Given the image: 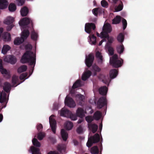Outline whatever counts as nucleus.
I'll return each mask as SVG.
<instances>
[{
    "label": "nucleus",
    "mask_w": 154,
    "mask_h": 154,
    "mask_svg": "<svg viewBox=\"0 0 154 154\" xmlns=\"http://www.w3.org/2000/svg\"><path fill=\"white\" fill-rule=\"evenodd\" d=\"M36 55L34 52L31 51H26L23 55L20 60L23 63H28L31 66L32 73L33 72L36 63Z\"/></svg>",
    "instance_id": "obj_1"
},
{
    "label": "nucleus",
    "mask_w": 154,
    "mask_h": 154,
    "mask_svg": "<svg viewBox=\"0 0 154 154\" xmlns=\"http://www.w3.org/2000/svg\"><path fill=\"white\" fill-rule=\"evenodd\" d=\"M20 26L23 28H26L28 27L29 28L28 25L30 24V27L33 29V22L31 19L27 17H25L22 19L19 23Z\"/></svg>",
    "instance_id": "obj_2"
},
{
    "label": "nucleus",
    "mask_w": 154,
    "mask_h": 154,
    "mask_svg": "<svg viewBox=\"0 0 154 154\" xmlns=\"http://www.w3.org/2000/svg\"><path fill=\"white\" fill-rule=\"evenodd\" d=\"M100 140V137L98 133L95 134L93 136L90 137L86 143L87 146L88 147H91L93 143L98 142Z\"/></svg>",
    "instance_id": "obj_3"
},
{
    "label": "nucleus",
    "mask_w": 154,
    "mask_h": 154,
    "mask_svg": "<svg viewBox=\"0 0 154 154\" xmlns=\"http://www.w3.org/2000/svg\"><path fill=\"white\" fill-rule=\"evenodd\" d=\"M118 57L117 55L114 54L110 58V64L114 67L117 68L120 67L122 64V61L118 59Z\"/></svg>",
    "instance_id": "obj_4"
},
{
    "label": "nucleus",
    "mask_w": 154,
    "mask_h": 154,
    "mask_svg": "<svg viewBox=\"0 0 154 154\" xmlns=\"http://www.w3.org/2000/svg\"><path fill=\"white\" fill-rule=\"evenodd\" d=\"M112 30V27L110 24L107 23L104 25L103 28V31L101 33V37H108V33H110Z\"/></svg>",
    "instance_id": "obj_5"
},
{
    "label": "nucleus",
    "mask_w": 154,
    "mask_h": 154,
    "mask_svg": "<svg viewBox=\"0 0 154 154\" xmlns=\"http://www.w3.org/2000/svg\"><path fill=\"white\" fill-rule=\"evenodd\" d=\"M96 28L95 24L94 23H87L85 24V31L88 34H91L92 30L95 31Z\"/></svg>",
    "instance_id": "obj_6"
},
{
    "label": "nucleus",
    "mask_w": 154,
    "mask_h": 154,
    "mask_svg": "<svg viewBox=\"0 0 154 154\" xmlns=\"http://www.w3.org/2000/svg\"><path fill=\"white\" fill-rule=\"evenodd\" d=\"M107 104L106 97H102L99 99L97 103V107L98 109H100L105 106H106Z\"/></svg>",
    "instance_id": "obj_7"
},
{
    "label": "nucleus",
    "mask_w": 154,
    "mask_h": 154,
    "mask_svg": "<svg viewBox=\"0 0 154 154\" xmlns=\"http://www.w3.org/2000/svg\"><path fill=\"white\" fill-rule=\"evenodd\" d=\"M54 116V115H52L49 117V122L52 131L55 134L56 133V120L52 118Z\"/></svg>",
    "instance_id": "obj_8"
},
{
    "label": "nucleus",
    "mask_w": 154,
    "mask_h": 154,
    "mask_svg": "<svg viewBox=\"0 0 154 154\" xmlns=\"http://www.w3.org/2000/svg\"><path fill=\"white\" fill-rule=\"evenodd\" d=\"M65 105L70 108H74L76 106V104L72 98L66 97L65 100Z\"/></svg>",
    "instance_id": "obj_9"
},
{
    "label": "nucleus",
    "mask_w": 154,
    "mask_h": 154,
    "mask_svg": "<svg viewBox=\"0 0 154 154\" xmlns=\"http://www.w3.org/2000/svg\"><path fill=\"white\" fill-rule=\"evenodd\" d=\"M94 59V57L91 54H90L88 56H86L85 60V63L87 66L90 67L92 64Z\"/></svg>",
    "instance_id": "obj_10"
},
{
    "label": "nucleus",
    "mask_w": 154,
    "mask_h": 154,
    "mask_svg": "<svg viewBox=\"0 0 154 154\" xmlns=\"http://www.w3.org/2000/svg\"><path fill=\"white\" fill-rule=\"evenodd\" d=\"M5 60L12 64H14L17 61V59L15 56L12 55L7 56L5 59Z\"/></svg>",
    "instance_id": "obj_11"
},
{
    "label": "nucleus",
    "mask_w": 154,
    "mask_h": 154,
    "mask_svg": "<svg viewBox=\"0 0 154 154\" xmlns=\"http://www.w3.org/2000/svg\"><path fill=\"white\" fill-rule=\"evenodd\" d=\"M71 112L69 110L63 108L60 112V115L61 116H64L67 118L69 117L71 115Z\"/></svg>",
    "instance_id": "obj_12"
},
{
    "label": "nucleus",
    "mask_w": 154,
    "mask_h": 154,
    "mask_svg": "<svg viewBox=\"0 0 154 154\" xmlns=\"http://www.w3.org/2000/svg\"><path fill=\"white\" fill-rule=\"evenodd\" d=\"M7 94L5 92H1L0 91V103H2L4 102L7 103L8 100L6 99Z\"/></svg>",
    "instance_id": "obj_13"
},
{
    "label": "nucleus",
    "mask_w": 154,
    "mask_h": 154,
    "mask_svg": "<svg viewBox=\"0 0 154 154\" xmlns=\"http://www.w3.org/2000/svg\"><path fill=\"white\" fill-rule=\"evenodd\" d=\"M76 115L80 118H83L85 116L84 109L82 108H78L76 111Z\"/></svg>",
    "instance_id": "obj_14"
},
{
    "label": "nucleus",
    "mask_w": 154,
    "mask_h": 154,
    "mask_svg": "<svg viewBox=\"0 0 154 154\" xmlns=\"http://www.w3.org/2000/svg\"><path fill=\"white\" fill-rule=\"evenodd\" d=\"M11 85L8 82H5L4 83L3 87L4 90L7 93H9L11 90Z\"/></svg>",
    "instance_id": "obj_15"
},
{
    "label": "nucleus",
    "mask_w": 154,
    "mask_h": 154,
    "mask_svg": "<svg viewBox=\"0 0 154 154\" xmlns=\"http://www.w3.org/2000/svg\"><path fill=\"white\" fill-rule=\"evenodd\" d=\"M108 91V88L107 87L105 86L100 88L99 89V93L102 95H106Z\"/></svg>",
    "instance_id": "obj_16"
},
{
    "label": "nucleus",
    "mask_w": 154,
    "mask_h": 154,
    "mask_svg": "<svg viewBox=\"0 0 154 154\" xmlns=\"http://www.w3.org/2000/svg\"><path fill=\"white\" fill-rule=\"evenodd\" d=\"M2 37L5 41H10L11 40V35L8 32H4L2 34Z\"/></svg>",
    "instance_id": "obj_17"
},
{
    "label": "nucleus",
    "mask_w": 154,
    "mask_h": 154,
    "mask_svg": "<svg viewBox=\"0 0 154 154\" xmlns=\"http://www.w3.org/2000/svg\"><path fill=\"white\" fill-rule=\"evenodd\" d=\"M118 71L116 69H112L110 71V77L111 78L113 79L116 77L118 74Z\"/></svg>",
    "instance_id": "obj_18"
},
{
    "label": "nucleus",
    "mask_w": 154,
    "mask_h": 154,
    "mask_svg": "<svg viewBox=\"0 0 154 154\" xmlns=\"http://www.w3.org/2000/svg\"><path fill=\"white\" fill-rule=\"evenodd\" d=\"M91 72L90 70H88L84 73L82 75V79L83 81L87 80L91 75Z\"/></svg>",
    "instance_id": "obj_19"
},
{
    "label": "nucleus",
    "mask_w": 154,
    "mask_h": 154,
    "mask_svg": "<svg viewBox=\"0 0 154 154\" xmlns=\"http://www.w3.org/2000/svg\"><path fill=\"white\" fill-rule=\"evenodd\" d=\"M8 5V2L6 0H0V9L6 8Z\"/></svg>",
    "instance_id": "obj_20"
},
{
    "label": "nucleus",
    "mask_w": 154,
    "mask_h": 154,
    "mask_svg": "<svg viewBox=\"0 0 154 154\" xmlns=\"http://www.w3.org/2000/svg\"><path fill=\"white\" fill-rule=\"evenodd\" d=\"M29 35V32L28 29H24L22 32L21 36V37L22 38L24 39V40L26 39L28 37Z\"/></svg>",
    "instance_id": "obj_21"
},
{
    "label": "nucleus",
    "mask_w": 154,
    "mask_h": 154,
    "mask_svg": "<svg viewBox=\"0 0 154 154\" xmlns=\"http://www.w3.org/2000/svg\"><path fill=\"white\" fill-rule=\"evenodd\" d=\"M28 8L26 7H23L20 10L21 14L22 17L26 16L29 13Z\"/></svg>",
    "instance_id": "obj_22"
},
{
    "label": "nucleus",
    "mask_w": 154,
    "mask_h": 154,
    "mask_svg": "<svg viewBox=\"0 0 154 154\" xmlns=\"http://www.w3.org/2000/svg\"><path fill=\"white\" fill-rule=\"evenodd\" d=\"M88 37L89 38L90 41L89 42L91 45H95L96 43V37L94 34H92L89 36Z\"/></svg>",
    "instance_id": "obj_23"
},
{
    "label": "nucleus",
    "mask_w": 154,
    "mask_h": 154,
    "mask_svg": "<svg viewBox=\"0 0 154 154\" xmlns=\"http://www.w3.org/2000/svg\"><path fill=\"white\" fill-rule=\"evenodd\" d=\"M88 127L89 128L92 130L93 133H95L97 131L98 128V126L95 124H88Z\"/></svg>",
    "instance_id": "obj_24"
},
{
    "label": "nucleus",
    "mask_w": 154,
    "mask_h": 154,
    "mask_svg": "<svg viewBox=\"0 0 154 154\" xmlns=\"http://www.w3.org/2000/svg\"><path fill=\"white\" fill-rule=\"evenodd\" d=\"M61 134L63 140L64 141H66L68 137L67 133L64 129H62L61 130Z\"/></svg>",
    "instance_id": "obj_25"
},
{
    "label": "nucleus",
    "mask_w": 154,
    "mask_h": 154,
    "mask_svg": "<svg viewBox=\"0 0 154 154\" xmlns=\"http://www.w3.org/2000/svg\"><path fill=\"white\" fill-rule=\"evenodd\" d=\"M101 69L98 66L96 65H94L92 66L91 70L94 72V75H97V72H99L100 71Z\"/></svg>",
    "instance_id": "obj_26"
},
{
    "label": "nucleus",
    "mask_w": 154,
    "mask_h": 154,
    "mask_svg": "<svg viewBox=\"0 0 154 154\" xmlns=\"http://www.w3.org/2000/svg\"><path fill=\"white\" fill-rule=\"evenodd\" d=\"M24 41V39L21 37L16 38L14 41V44L16 45H19Z\"/></svg>",
    "instance_id": "obj_27"
},
{
    "label": "nucleus",
    "mask_w": 154,
    "mask_h": 154,
    "mask_svg": "<svg viewBox=\"0 0 154 154\" xmlns=\"http://www.w3.org/2000/svg\"><path fill=\"white\" fill-rule=\"evenodd\" d=\"M90 152L91 154H98L99 149L97 146H94L90 149Z\"/></svg>",
    "instance_id": "obj_28"
},
{
    "label": "nucleus",
    "mask_w": 154,
    "mask_h": 154,
    "mask_svg": "<svg viewBox=\"0 0 154 154\" xmlns=\"http://www.w3.org/2000/svg\"><path fill=\"white\" fill-rule=\"evenodd\" d=\"M30 149L32 154H41L38 148L32 146L30 147Z\"/></svg>",
    "instance_id": "obj_29"
},
{
    "label": "nucleus",
    "mask_w": 154,
    "mask_h": 154,
    "mask_svg": "<svg viewBox=\"0 0 154 154\" xmlns=\"http://www.w3.org/2000/svg\"><path fill=\"white\" fill-rule=\"evenodd\" d=\"M14 20L13 17H8L4 21V23L7 25L11 24L14 22Z\"/></svg>",
    "instance_id": "obj_30"
},
{
    "label": "nucleus",
    "mask_w": 154,
    "mask_h": 154,
    "mask_svg": "<svg viewBox=\"0 0 154 154\" xmlns=\"http://www.w3.org/2000/svg\"><path fill=\"white\" fill-rule=\"evenodd\" d=\"M27 69V66L25 65H23L19 67L17 69V72L21 73L26 71Z\"/></svg>",
    "instance_id": "obj_31"
},
{
    "label": "nucleus",
    "mask_w": 154,
    "mask_h": 154,
    "mask_svg": "<svg viewBox=\"0 0 154 154\" xmlns=\"http://www.w3.org/2000/svg\"><path fill=\"white\" fill-rule=\"evenodd\" d=\"M101 116V113L99 111L96 112L94 114L93 117L94 119L98 120Z\"/></svg>",
    "instance_id": "obj_32"
},
{
    "label": "nucleus",
    "mask_w": 154,
    "mask_h": 154,
    "mask_svg": "<svg viewBox=\"0 0 154 154\" xmlns=\"http://www.w3.org/2000/svg\"><path fill=\"white\" fill-rule=\"evenodd\" d=\"M82 86L81 81L80 80H77L73 84L72 88L75 89Z\"/></svg>",
    "instance_id": "obj_33"
},
{
    "label": "nucleus",
    "mask_w": 154,
    "mask_h": 154,
    "mask_svg": "<svg viewBox=\"0 0 154 154\" xmlns=\"http://www.w3.org/2000/svg\"><path fill=\"white\" fill-rule=\"evenodd\" d=\"M11 49V47L8 45H5L3 46L2 51V52L4 54L7 53L8 51Z\"/></svg>",
    "instance_id": "obj_34"
},
{
    "label": "nucleus",
    "mask_w": 154,
    "mask_h": 154,
    "mask_svg": "<svg viewBox=\"0 0 154 154\" xmlns=\"http://www.w3.org/2000/svg\"><path fill=\"white\" fill-rule=\"evenodd\" d=\"M73 127V123L71 122L67 121L65 123V127L68 130L71 129Z\"/></svg>",
    "instance_id": "obj_35"
},
{
    "label": "nucleus",
    "mask_w": 154,
    "mask_h": 154,
    "mask_svg": "<svg viewBox=\"0 0 154 154\" xmlns=\"http://www.w3.org/2000/svg\"><path fill=\"white\" fill-rule=\"evenodd\" d=\"M120 3L118 6H116L115 8V10L116 12H118L121 11L123 8V5L122 2L119 1Z\"/></svg>",
    "instance_id": "obj_36"
},
{
    "label": "nucleus",
    "mask_w": 154,
    "mask_h": 154,
    "mask_svg": "<svg viewBox=\"0 0 154 154\" xmlns=\"http://www.w3.org/2000/svg\"><path fill=\"white\" fill-rule=\"evenodd\" d=\"M8 9L10 12H14L16 9V6L14 3H10L8 6Z\"/></svg>",
    "instance_id": "obj_37"
},
{
    "label": "nucleus",
    "mask_w": 154,
    "mask_h": 154,
    "mask_svg": "<svg viewBox=\"0 0 154 154\" xmlns=\"http://www.w3.org/2000/svg\"><path fill=\"white\" fill-rule=\"evenodd\" d=\"M121 20V17L119 16H117L112 20V23L113 24H117L119 23Z\"/></svg>",
    "instance_id": "obj_38"
},
{
    "label": "nucleus",
    "mask_w": 154,
    "mask_h": 154,
    "mask_svg": "<svg viewBox=\"0 0 154 154\" xmlns=\"http://www.w3.org/2000/svg\"><path fill=\"white\" fill-rule=\"evenodd\" d=\"M31 38L34 41H36L38 38V35L37 33L34 30L32 31L31 33Z\"/></svg>",
    "instance_id": "obj_39"
},
{
    "label": "nucleus",
    "mask_w": 154,
    "mask_h": 154,
    "mask_svg": "<svg viewBox=\"0 0 154 154\" xmlns=\"http://www.w3.org/2000/svg\"><path fill=\"white\" fill-rule=\"evenodd\" d=\"M117 39L119 42H122L124 39V35L122 33H120L117 37Z\"/></svg>",
    "instance_id": "obj_40"
},
{
    "label": "nucleus",
    "mask_w": 154,
    "mask_h": 154,
    "mask_svg": "<svg viewBox=\"0 0 154 154\" xmlns=\"http://www.w3.org/2000/svg\"><path fill=\"white\" fill-rule=\"evenodd\" d=\"M32 142L33 145L39 147L41 146V144L36 138H34L32 140Z\"/></svg>",
    "instance_id": "obj_41"
},
{
    "label": "nucleus",
    "mask_w": 154,
    "mask_h": 154,
    "mask_svg": "<svg viewBox=\"0 0 154 154\" xmlns=\"http://www.w3.org/2000/svg\"><path fill=\"white\" fill-rule=\"evenodd\" d=\"M118 52L121 54L123 52L124 50V47L122 45L118 46L117 48Z\"/></svg>",
    "instance_id": "obj_42"
},
{
    "label": "nucleus",
    "mask_w": 154,
    "mask_h": 154,
    "mask_svg": "<svg viewBox=\"0 0 154 154\" xmlns=\"http://www.w3.org/2000/svg\"><path fill=\"white\" fill-rule=\"evenodd\" d=\"M18 77L16 75H14L12 76V82L14 85L16 84L18 80Z\"/></svg>",
    "instance_id": "obj_43"
},
{
    "label": "nucleus",
    "mask_w": 154,
    "mask_h": 154,
    "mask_svg": "<svg viewBox=\"0 0 154 154\" xmlns=\"http://www.w3.org/2000/svg\"><path fill=\"white\" fill-rule=\"evenodd\" d=\"M57 149L58 151L61 152L62 151L65 150V147L63 144H59L57 147Z\"/></svg>",
    "instance_id": "obj_44"
},
{
    "label": "nucleus",
    "mask_w": 154,
    "mask_h": 154,
    "mask_svg": "<svg viewBox=\"0 0 154 154\" xmlns=\"http://www.w3.org/2000/svg\"><path fill=\"white\" fill-rule=\"evenodd\" d=\"M86 121L89 124H91V122L93 121L94 118L92 116H88L86 117L85 118Z\"/></svg>",
    "instance_id": "obj_45"
},
{
    "label": "nucleus",
    "mask_w": 154,
    "mask_h": 154,
    "mask_svg": "<svg viewBox=\"0 0 154 154\" xmlns=\"http://www.w3.org/2000/svg\"><path fill=\"white\" fill-rule=\"evenodd\" d=\"M101 6L105 8H107L108 6V2L105 0H103L101 2Z\"/></svg>",
    "instance_id": "obj_46"
},
{
    "label": "nucleus",
    "mask_w": 154,
    "mask_h": 154,
    "mask_svg": "<svg viewBox=\"0 0 154 154\" xmlns=\"http://www.w3.org/2000/svg\"><path fill=\"white\" fill-rule=\"evenodd\" d=\"M102 38H104L106 39V38H107L108 40V42L109 43H112L113 41V38L111 37H109V35H108V37H101Z\"/></svg>",
    "instance_id": "obj_47"
},
{
    "label": "nucleus",
    "mask_w": 154,
    "mask_h": 154,
    "mask_svg": "<svg viewBox=\"0 0 154 154\" xmlns=\"http://www.w3.org/2000/svg\"><path fill=\"white\" fill-rule=\"evenodd\" d=\"M76 97L79 98V99L80 102L84 101L85 97L83 95H82L81 94H78L77 95Z\"/></svg>",
    "instance_id": "obj_48"
},
{
    "label": "nucleus",
    "mask_w": 154,
    "mask_h": 154,
    "mask_svg": "<svg viewBox=\"0 0 154 154\" xmlns=\"http://www.w3.org/2000/svg\"><path fill=\"white\" fill-rule=\"evenodd\" d=\"M45 134L44 133L42 132L39 133L38 135V138L39 140H42L45 137Z\"/></svg>",
    "instance_id": "obj_49"
},
{
    "label": "nucleus",
    "mask_w": 154,
    "mask_h": 154,
    "mask_svg": "<svg viewBox=\"0 0 154 154\" xmlns=\"http://www.w3.org/2000/svg\"><path fill=\"white\" fill-rule=\"evenodd\" d=\"M108 50L109 54L110 55H112L113 54L114 51L112 48L109 46L108 47Z\"/></svg>",
    "instance_id": "obj_50"
},
{
    "label": "nucleus",
    "mask_w": 154,
    "mask_h": 154,
    "mask_svg": "<svg viewBox=\"0 0 154 154\" xmlns=\"http://www.w3.org/2000/svg\"><path fill=\"white\" fill-rule=\"evenodd\" d=\"M70 115V116L69 118H70L72 120L74 121L77 120V116L75 115L72 114L71 112V115Z\"/></svg>",
    "instance_id": "obj_51"
},
{
    "label": "nucleus",
    "mask_w": 154,
    "mask_h": 154,
    "mask_svg": "<svg viewBox=\"0 0 154 154\" xmlns=\"http://www.w3.org/2000/svg\"><path fill=\"white\" fill-rule=\"evenodd\" d=\"M25 0H16L17 3L19 6H22L24 3Z\"/></svg>",
    "instance_id": "obj_52"
},
{
    "label": "nucleus",
    "mask_w": 154,
    "mask_h": 154,
    "mask_svg": "<svg viewBox=\"0 0 154 154\" xmlns=\"http://www.w3.org/2000/svg\"><path fill=\"white\" fill-rule=\"evenodd\" d=\"M99 9V8H95L92 10L93 13L96 16H97L98 15V13L99 11L98 10Z\"/></svg>",
    "instance_id": "obj_53"
},
{
    "label": "nucleus",
    "mask_w": 154,
    "mask_h": 154,
    "mask_svg": "<svg viewBox=\"0 0 154 154\" xmlns=\"http://www.w3.org/2000/svg\"><path fill=\"white\" fill-rule=\"evenodd\" d=\"M76 131L79 134H81L83 132V128L81 126H79L76 129Z\"/></svg>",
    "instance_id": "obj_54"
},
{
    "label": "nucleus",
    "mask_w": 154,
    "mask_h": 154,
    "mask_svg": "<svg viewBox=\"0 0 154 154\" xmlns=\"http://www.w3.org/2000/svg\"><path fill=\"white\" fill-rule=\"evenodd\" d=\"M27 75L26 73H23L21 74L20 76V80H23L26 78Z\"/></svg>",
    "instance_id": "obj_55"
},
{
    "label": "nucleus",
    "mask_w": 154,
    "mask_h": 154,
    "mask_svg": "<svg viewBox=\"0 0 154 154\" xmlns=\"http://www.w3.org/2000/svg\"><path fill=\"white\" fill-rule=\"evenodd\" d=\"M96 57L97 58L99 59L100 60H102V56L101 53L99 51H97L96 52Z\"/></svg>",
    "instance_id": "obj_56"
},
{
    "label": "nucleus",
    "mask_w": 154,
    "mask_h": 154,
    "mask_svg": "<svg viewBox=\"0 0 154 154\" xmlns=\"http://www.w3.org/2000/svg\"><path fill=\"white\" fill-rule=\"evenodd\" d=\"M43 126L42 124H39L37 126V128L38 131H41L42 129Z\"/></svg>",
    "instance_id": "obj_57"
},
{
    "label": "nucleus",
    "mask_w": 154,
    "mask_h": 154,
    "mask_svg": "<svg viewBox=\"0 0 154 154\" xmlns=\"http://www.w3.org/2000/svg\"><path fill=\"white\" fill-rule=\"evenodd\" d=\"M0 69L1 72L2 74L5 75L7 73L8 71L5 69L3 68V67L2 69Z\"/></svg>",
    "instance_id": "obj_58"
},
{
    "label": "nucleus",
    "mask_w": 154,
    "mask_h": 154,
    "mask_svg": "<svg viewBox=\"0 0 154 154\" xmlns=\"http://www.w3.org/2000/svg\"><path fill=\"white\" fill-rule=\"evenodd\" d=\"M25 48L26 50H31L32 48V46L30 44H27L25 45Z\"/></svg>",
    "instance_id": "obj_59"
},
{
    "label": "nucleus",
    "mask_w": 154,
    "mask_h": 154,
    "mask_svg": "<svg viewBox=\"0 0 154 154\" xmlns=\"http://www.w3.org/2000/svg\"><path fill=\"white\" fill-rule=\"evenodd\" d=\"M14 25L13 24H11L10 26H8L6 27V30L8 31H10L11 30V29L14 26Z\"/></svg>",
    "instance_id": "obj_60"
},
{
    "label": "nucleus",
    "mask_w": 154,
    "mask_h": 154,
    "mask_svg": "<svg viewBox=\"0 0 154 154\" xmlns=\"http://www.w3.org/2000/svg\"><path fill=\"white\" fill-rule=\"evenodd\" d=\"M4 76L7 79H9L11 77V75L10 72H8L7 73L4 75Z\"/></svg>",
    "instance_id": "obj_61"
},
{
    "label": "nucleus",
    "mask_w": 154,
    "mask_h": 154,
    "mask_svg": "<svg viewBox=\"0 0 154 154\" xmlns=\"http://www.w3.org/2000/svg\"><path fill=\"white\" fill-rule=\"evenodd\" d=\"M123 28L124 30L125 29V19H123L122 20Z\"/></svg>",
    "instance_id": "obj_62"
},
{
    "label": "nucleus",
    "mask_w": 154,
    "mask_h": 154,
    "mask_svg": "<svg viewBox=\"0 0 154 154\" xmlns=\"http://www.w3.org/2000/svg\"><path fill=\"white\" fill-rule=\"evenodd\" d=\"M47 154H59L58 152L54 151H51L49 152Z\"/></svg>",
    "instance_id": "obj_63"
},
{
    "label": "nucleus",
    "mask_w": 154,
    "mask_h": 154,
    "mask_svg": "<svg viewBox=\"0 0 154 154\" xmlns=\"http://www.w3.org/2000/svg\"><path fill=\"white\" fill-rule=\"evenodd\" d=\"M103 38V39L99 42V43L98 44L99 46L101 45L102 44V43L104 41H106V39L105 38Z\"/></svg>",
    "instance_id": "obj_64"
}]
</instances>
